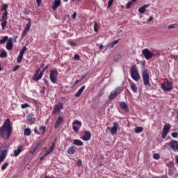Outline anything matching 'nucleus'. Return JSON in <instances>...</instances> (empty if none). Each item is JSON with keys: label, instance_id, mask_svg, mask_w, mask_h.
Returning a JSON list of instances; mask_svg holds the SVG:
<instances>
[{"label": "nucleus", "instance_id": "obj_1", "mask_svg": "<svg viewBox=\"0 0 178 178\" xmlns=\"http://www.w3.org/2000/svg\"><path fill=\"white\" fill-rule=\"evenodd\" d=\"M12 130H13L12 122L8 118L0 127V137L3 138V140H9V138H10V134H12Z\"/></svg>", "mask_w": 178, "mask_h": 178}, {"label": "nucleus", "instance_id": "obj_2", "mask_svg": "<svg viewBox=\"0 0 178 178\" xmlns=\"http://www.w3.org/2000/svg\"><path fill=\"white\" fill-rule=\"evenodd\" d=\"M48 67H49V65H46L40 72V68H38L35 72V74L33 76V80H35V81L41 80V79H42V76H44V72H45V70H47Z\"/></svg>", "mask_w": 178, "mask_h": 178}, {"label": "nucleus", "instance_id": "obj_3", "mask_svg": "<svg viewBox=\"0 0 178 178\" xmlns=\"http://www.w3.org/2000/svg\"><path fill=\"white\" fill-rule=\"evenodd\" d=\"M161 90H163L165 92L172 91V90H173V82L170 81L168 79H165L161 84Z\"/></svg>", "mask_w": 178, "mask_h": 178}, {"label": "nucleus", "instance_id": "obj_4", "mask_svg": "<svg viewBox=\"0 0 178 178\" xmlns=\"http://www.w3.org/2000/svg\"><path fill=\"white\" fill-rule=\"evenodd\" d=\"M59 74V72L56 70H51L50 74H49V79L53 84H56L58 82V76Z\"/></svg>", "mask_w": 178, "mask_h": 178}, {"label": "nucleus", "instance_id": "obj_5", "mask_svg": "<svg viewBox=\"0 0 178 178\" xmlns=\"http://www.w3.org/2000/svg\"><path fill=\"white\" fill-rule=\"evenodd\" d=\"M131 76L135 81H138V80H140V74H138V70L136 65H133L131 67Z\"/></svg>", "mask_w": 178, "mask_h": 178}, {"label": "nucleus", "instance_id": "obj_6", "mask_svg": "<svg viewBox=\"0 0 178 178\" xmlns=\"http://www.w3.org/2000/svg\"><path fill=\"white\" fill-rule=\"evenodd\" d=\"M6 9H8V4H3L1 10L4 13L2 14L0 19L1 23H6V20H8V10Z\"/></svg>", "mask_w": 178, "mask_h": 178}, {"label": "nucleus", "instance_id": "obj_7", "mask_svg": "<svg viewBox=\"0 0 178 178\" xmlns=\"http://www.w3.org/2000/svg\"><path fill=\"white\" fill-rule=\"evenodd\" d=\"M143 83L145 86L151 87V83H149V74H148L147 70H145L142 73Z\"/></svg>", "mask_w": 178, "mask_h": 178}, {"label": "nucleus", "instance_id": "obj_8", "mask_svg": "<svg viewBox=\"0 0 178 178\" xmlns=\"http://www.w3.org/2000/svg\"><path fill=\"white\" fill-rule=\"evenodd\" d=\"M142 54L143 56H145L146 60H149V59L152 58L153 56H156V54L152 53V51H149L148 49H145L142 51Z\"/></svg>", "mask_w": 178, "mask_h": 178}, {"label": "nucleus", "instance_id": "obj_9", "mask_svg": "<svg viewBox=\"0 0 178 178\" xmlns=\"http://www.w3.org/2000/svg\"><path fill=\"white\" fill-rule=\"evenodd\" d=\"M168 145L170 149L174 151L175 152H178V141L175 140H171L168 143Z\"/></svg>", "mask_w": 178, "mask_h": 178}, {"label": "nucleus", "instance_id": "obj_10", "mask_svg": "<svg viewBox=\"0 0 178 178\" xmlns=\"http://www.w3.org/2000/svg\"><path fill=\"white\" fill-rule=\"evenodd\" d=\"M63 109V103L59 102L57 104L54 106V110L52 111V115H57L60 111Z\"/></svg>", "mask_w": 178, "mask_h": 178}, {"label": "nucleus", "instance_id": "obj_11", "mask_svg": "<svg viewBox=\"0 0 178 178\" xmlns=\"http://www.w3.org/2000/svg\"><path fill=\"white\" fill-rule=\"evenodd\" d=\"M23 151H24V144L18 145L17 148L14 150V154H13L14 158H17V156L20 155V154H22Z\"/></svg>", "mask_w": 178, "mask_h": 178}, {"label": "nucleus", "instance_id": "obj_12", "mask_svg": "<svg viewBox=\"0 0 178 178\" xmlns=\"http://www.w3.org/2000/svg\"><path fill=\"white\" fill-rule=\"evenodd\" d=\"M122 92V90L120 88H117L115 90H113L110 95H109V99H113L115 97H118L119 94Z\"/></svg>", "mask_w": 178, "mask_h": 178}, {"label": "nucleus", "instance_id": "obj_13", "mask_svg": "<svg viewBox=\"0 0 178 178\" xmlns=\"http://www.w3.org/2000/svg\"><path fill=\"white\" fill-rule=\"evenodd\" d=\"M170 130V124H165L163 129V132L161 134L162 138H166V136H168V133H169Z\"/></svg>", "mask_w": 178, "mask_h": 178}, {"label": "nucleus", "instance_id": "obj_14", "mask_svg": "<svg viewBox=\"0 0 178 178\" xmlns=\"http://www.w3.org/2000/svg\"><path fill=\"white\" fill-rule=\"evenodd\" d=\"M6 48L7 51H12L13 49V39L10 38L8 40Z\"/></svg>", "mask_w": 178, "mask_h": 178}, {"label": "nucleus", "instance_id": "obj_15", "mask_svg": "<svg viewBox=\"0 0 178 178\" xmlns=\"http://www.w3.org/2000/svg\"><path fill=\"white\" fill-rule=\"evenodd\" d=\"M82 140L83 141H90V140H91V132L85 131L84 135L82 136Z\"/></svg>", "mask_w": 178, "mask_h": 178}, {"label": "nucleus", "instance_id": "obj_16", "mask_svg": "<svg viewBox=\"0 0 178 178\" xmlns=\"http://www.w3.org/2000/svg\"><path fill=\"white\" fill-rule=\"evenodd\" d=\"M119 127V124L116 122H113V126L111 129V133L112 136H115L118 133V128Z\"/></svg>", "mask_w": 178, "mask_h": 178}, {"label": "nucleus", "instance_id": "obj_17", "mask_svg": "<svg viewBox=\"0 0 178 178\" xmlns=\"http://www.w3.org/2000/svg\"><path fill=\"white\" fill-rule=\"evenodd\" d=\"M31 27V23H28L25 28L24 30L22 33V38H24V37H26V35H27V33H29V31H30V28Z\"/></svg>", "mask_w": 178, "mask_h": 178}, {"label": "nucleus", "instance_id": "obj_18", "mask_svg": "<svg viewBox=\"0 0 178 178\" xmlns=\"http://www.w3.org/2000/svg\"><path fill=\"white\" fill-rule=\"evenodd\" d=\"M60 5H62V1L60 0H54V3L51 6V8L53 10H56Z\"/></svg>", "mask_w": 178, "mask_h": 178}, {"label": "nucleus", "instance_id": "obj_19", "mask_svg": "<svg viewBox=\"0 0 178 178\" xmlns=\"http://www.w3.org/2000/svg\"><path fill=\"white\" fill-rule=\"evenodd\" d=\"M63 123V117L59 115L54 124V129H58Z\"/></svg>", "mask_w": 178, "mask_h": 178}, {"label": "nucleus", "instance_id": "obj_20", "mask_svg": "<svg viewBox=\"0 0 178 178\" xmlns=\"http://www.w3.org/2000/svg\"><path fill=\"white\" fill-rule=\"evenodd\" d=\"M120 106L121 108V109H122L123 111H124L125 112H129V106H127V104H126V102H121L120 103Z\"/></svg>", "mask_w": 178, "mask_h": 178}, {"label": "nucleus", "instance_id": "obj_21", "mask_svg": "<svg viewBox=\"0 0 178 178\" xmlns=\"http://www.w3.org/2000/svg\"><path fill=\"white\" fill-rule=\"evenodd\" d=\"M27 122L29 124H33L35 122V118L33 114L28 115Z\"/></svg>", "mask_w": 178, "mask_h": 178}, {"label": "nucleus", "instance_id": "obj_22", "mask_svg": "<svg viewBox=\"0 0 178 178\" xmlns=\"http://www.w3.org/2000/svg\"><path fill=\"white\" fill-rule=\"evenodd\" d=\"M116 44H119V40H114L111 43L108 44L106 49H111L113 48V47H115V45H116Z\"/></svg>", "mask_w": 178, "mask_h": 178}, {"label": "nucleus", "instance_id": "obj_23", "mask_svg": "<svg viewBox=\"0 0 178 178\" xmlns=\"http://www.w3.org/2000/svg\"><path fill=\"white\" fill-rule=\"evenodd\" d=\"M149 4H145L143 6L139 8L138 9L139 13H141V14L145 13V10H147V8H149Z\"/></svg>", "mask_w": 178, "mask_h": 178}, {"label": "nucleus", "instance_id": "obj_24", "mask_svg": "<svg viewBox=\"0 0 178 178\" xmlns=\"http://www.w3.org/2000/svg\"><path fill=\"white\" fill-rule=\"evenodd\" d=\"M54 148H55V146H54V143H52V145L50 146V147L44 153V156H48V155H49V154H51V152H52V151H54Z\"/></svg>", "mask_w": 178, "mask_h": 178}, {"label": "nucleus", "instance_id": "obj_25", "mask_svg": "<svg viewBox=\"0 0 178 178\" xmlns=\"http://www.w3.org/2000/svg\"><path fill=\"white\" fill-rule=\"evenodd\" d=\"M86 90V86H83L79 90L78 92L75 94V97L76 98H79L81 94H83V92Z\"/></svg>", "mask_w": 178, "mask_h": 178}, {"label": "nucleus", "instance_id": "obj_26", "mask_svg": "<svg viewBox=\"0 0 178 178\" xmlns=\"http://www.w3.org/2000/svg\"><path fill=\"white\" fill-rule=\"evenodd\" d=\"M67 154L69 155H73V154H76V149L74 146L70 147L67 149Z\"/></svg>", "mask_w": 178, "mask_h": 178}, {"label": "nucleus", "instance_id": "obj_27", "mask_svg": "<svg viewBox=\"0 0 178 178\" xmlns=\"http://www.w3.org/2000/svg\"><path fill=\"white\" fill-rule=\"evenodd\" d=\"M73 144L74 145H77L78 147H81V145H83V141H81L79 139H74L73 140Z\"/></svg>", "mask_w": 178, "mask_h": 178}, {"label": "nucleus", "instance_id": "obj_28", "mask_svg": "<svg viewBox=\"0 0 178 178\" xmlns=\"http://www.w3.org/2000/svg\"><path fill=\"white\" fill-rule=\"evenodd\" d=\"M131 90H132V91L136 93L138 91V88H137V85H136V83L131 82Z\"/></svg>", "mask_w": 178, "mask_h": 178}, {"label": "nucleus", "instance_id": "obj_29", "mask_svg": "<svg viewBox=\"0 0 178 178\" xmlns=\"http://www.w3.org/2000/svg\"><path fill=\"white\" fill-rule=\"evenodd\" d=\"M47 130V127L45 126H40L39 127V131L40 133V136H42L45 133V131Z\"/></svg>", "mask_w": 178, "mask_h": 178}, {"label": "nucleus", "instance_id": "obj_30", "mask_svg": "<svg viewBox=\"0 0 178 178\" xmlns=\"http://www.w3.org/2000/svg\"><path fill=\"white\" fill-rule=\"evenodd\" d=\"M143 131H144V128H143L142 127H136L135 128V133L136 134L143 133Z\"/></svg>", "mask_w": 178, "mask_h": 178}, {"label": "nucleus", "instance_id": "obj_31", "mask_svg": "<svg viewBox=\"0 0 178 178\" xmlns=\"http://www.w3.org/2000/svg\"><path fill=\"white\" fill-rule=\"evenodd\" d=\"M31 129L29 128H26L24 131V136H31Z\"/></svg>", "mask_w": 178, "mask_h": 178}, {"label": "nucleus", "instance_id": "obj_32", "mask_svg": "<svg viewBox=\"0 0 178 178\" xmlns=\"http://www.w3.org/2000/svg\"><path fill=\"white\" fill-rule=\"evenodd\" d=\"M134 2H137V0H131V1L128 2L127 4V8L130 9Z\"/></svg>", "mask_w": 178, "mask_h": 178}, {"label": "nucleus", "instance_id": "obj_33", "mask_svg": "<svg viewBox=\"0 0 178 178\" xmlns=\"http://www.w3.org/2000/svg\"><path fill=\"white\" fill-rule=\"evenodd\" d=\"M0 58H8V53H6V51L3 50V51L1 52Z\"/></svg>", "mask_w": 178, "mask_h": 178}, {"label": "nucleus", "instance_id": "obj_34", "mask_svg": "<svg viewBox=\"0 0 178 178\" xmlns=\"http://www.w3.org/2000/svg\"><path fill=\"white\" fill-rule=\"evenodd\" d=\"M6 158V154L5 152H3L0 155V162H3V159Z\"/></svg>", "mask_w": 178, "mask_h": 178}, {"label": "nucleus", "instance_id": "obj_35", "mask_svg": "<svg viewBox=\"0 0 178 178\" xmlns=\"http://www.w3.org/2000/svg\"><path fill=\"white\" fill-rule=\"evenodd\" d=\"M99 30V25L98 24V23H95L94 24V31H95V33H98Z\"/></svg>", "mask_w": 178, "mask_h": 178}, {"label": "nucleus", "instance_id": "obj_36", "mask_svg": "<svg viewBox=\"0 0 178 178\" xmlns=\"http://www.w3.org/2000/svg\"><path fill=\"white\" fill-rule=\"evenodd\" d=\"M22 60H23V55L19 54L17 58V63H21Z\"/></svg>", "mask_w": 178, "mask_h": 178}, {"label": "nucleus", "instance_id": "obj_37", "mask_svg": "<svg viewBox=\"0 0 178 178\" xmlns=\"http://www.w3.org/2000/svg\"><path fill=\"white\" fill-rule=\"evenodd\" d=\"M8 36H3L1 40H0V44H5L8 41Z\"/></svg>", "mask_w": 178, "mask_h": 178}, {"label": "nucleus", "instance_id": "obj_38", "mask_svg": "<svg viewBox=\"0 0 178 178\" xmlns=\"http://www.w3.org/2000/svg\"><path fill=\"white\" fill-rule=\"evenodd\" d=\"M27 51V47L24 46L19 52V55H24V52Z\"/></svg>", "mask_w": 178, "mask_h": 178}, {"label": "nucleus", "instance_id": "obj_39", "mask_svg": "<svg viewBox=\"0 0 178 178\" xmlns=\"http://www.w3.org/2000/svg\"><path fill=\"white\" fill-rule=\"evenodd\" d=\"M177 26H178V24H171V25H169V26H168V29H176V28H177Z\"/></svg>", "mask_w": 178, "mask_h": 178}, {"label": "nucleus", "instance_id": "obj_40", "mask_svg": "<svg viewBox=\"0 0 178 178\" xmlns=\"http://www.w3.org/2000/svg\"><path fill=\"white\" fill-rule=\"evenodd\" d=\"M67 43L71 45V47H76L77 43L76 42H73L72 40H68Z\"/></svg>", "mask_w": 178, "mask_h": 178}, {"label": "nucleus", "instance_id": "obj_41", "mask_svg": "<svg viewBox=\"0 0 178 178\" xmlns=\"http://www.w3.org/2000/svg\"><path fill=\"white\" fill-rule=\"evenodd\" d=\"M8 166H9V163H5L1 165V170H5V169H6V168H8Z\"/></svg>", "mask_w": 178, "mask_h": 178}, {"label": "nucleus", "instance_id": "obj_42", "mask_svg": "<svg viewBox=\"0 0 178 178\" xmlns=\"http://www.w3.org/2000/svg\"><path fill=\"white\" fill-rule=\"evenodd\" d=\"M21 108H22V109H26V108H30V104H27V103L21 104Z\"/></svg>", "mask_w": 178, "mask_h": 178}, {"label": "nucleus", "instance_id": "obj_43", "mask_svg": "<svg viewBox=\"0 0 178 178\" xmlns=\"http://www.w3.org/2000/svg\"><path fill=\"white\" fill-rule=\"evenodd\" d=\"M153 158H154V159H156V161H158V159H159V158H161V155H159V154H158V153L154 154L153 155Z\"/></svg>", "mask_w": 178, "mask_h": 178}, {"label": "nucleus", "instance_id": "obj_44", "mask_svg": "<svg viewBox=\"0 0 178 178\" xmlns=\"http://www.w3.org/2000/svg\"><path fill=\"white\" fill-rule=\"evenodd\" d=\"M73 124H77V126H81V122L77 120H75L74 122H73Z\"/></svg>", "mask_w": 178, "mask_h": 178}, {"label": "nucleus", "instance_id": "obj_45", "mask_svg": "<svg viewBox=\"0 0 178 178\" xmlns=\"http://www.w3.org/2000/svg\"><path fill=\"white\" fill-rule=\"evenodd\" d=\"M115 0H109L108 2V9H109V8H111V6H112V5L113 4V1Z\"/></svg>", "mask_w": 178, "mask_h": 178}, {"label": "nucleus", "instance_id": "obj_46", "mask_svg": "<svg viewBox=\"0 0 178 178\" xmlns=\"http://www.w3.org/2000/svg\"><path fill=\"white\" fill-rule=\"evenodd\" d=\"M38 149V147H33L31 151H30V154H34L35 152V151H37Z\"/></svg>", "mask_w": 178, "mask_h": 178}, {"label": "nucleus", "instance_id": "obj_47", "mask_svg": "<svg viewBox=\"0 0 178 178\" xmlns=\"http://www.w3.org/2000/svg\"><path fill=\"white\" fill-rule=\"evenodd\" d=\"M172 137H173V138H177L178 137V133L177 132H172L171 134Z\"/></svg>", "mask_w": 178, "mask_h": 178}, {"label": "nucleus", "instance_id": "obj_48", "mask_svg": "<svg viewBox=\"0 0 178 178\" xmlns=\"http://www.w3.org/2000/svg\"><path fill=\"white\" fill-rule=\"evenodd\" d=\"M72 129H73V130H74V131L75 132V133H77V131H79V130H80V128L79 127H76V126H73L72 127Z\"/></svg>", "mask_w": 178, "mask_h": 178}, {"label": "nucleus", "instance_id": "obj_49", "mask_svg": "<svg viewBox=\"0 0 178 178\" xmlns=\"http://www.w3.org/2000/svg\"><path fill=\"white\" fill-rule=\"evenodd\" d=\"M117 35L118 37H122V35H123V31L120 30V31H118L117 33Z\"/></svg>", "mask_w": 178, "mask_h": 178}, {"label": "nucleus", "instance_id": "obj_50", "mask_svg": "<svg viewBox=\"0 0 178 178\" xmlns=\"http://www.w3.org/2000/svg\"><path fill=\"white\" fill-rule=\"evenodd\" d=\"M74 59H75V60H79L80 59V56L79 54H75L74 56Z\"/></svg>", "mask_w": 178, "mask_h": 178}, {"label": "nucleus", "instance_id": "obj_51", "mask_svg": "<svg viewBox=\"0 0 178 178\" xmlns=\"http://www.w3.org/2000/svg\"><path fill=\"white\" fill-rule=\"evenodd\" d=\"M20 67V65H17L13 67V72H16V70H17Z\"/></svg>", "mask_w": 178, "mask_h": 178}, {"label": "nucleus", "instance_id": "obj_52", "mask_svg": "<svg viewBox=\"0 0 178 178\" xmlns=\"http://www.w3.org/2000/svg\"><path fill=\"white\" fill-rule=\"evenodd\" d=\"M77 165L78 166H81V165H83V161H81V159H79L77 161Z\"/></svg>", "mask_w": 178, "mask_h": 178}, {"label": "nucleus", "instance_id": "obj_53", "mask_svg": "<svg viewBox=\"0 0 178 178\" xmlns=\"http://www.w3.org/2000/svg\"><path fill=\"white\" fill-rule=\"evenodd\" d=\"M34 133H35V134H38V136H41V134H40V131H38V130L37 129V128H35V129H34Z\"/></svg>", "mask_w": 178, "mask_h": 178}, {"label": "nucleus", "instance_id": "obj_54", "mask_svg": "<svg viewBox=\"0 0 178 178\" xmlns=\"http://www.w3.org/2000/svg\"><path fill=\"white\" fill-rule=\"evenodd\" d=\"M76 16H77V13L74 12L72 17L74 20H76Z\"/></svg>", "mask_w": 178, "mask_h": 178}, {"label": "nucleus", "instance_id": "obj_55", "mask_svg": "<svg viewBox=\"0 0 178 178\" xmlns=\"http://www.w3.org/2000/svg\"><path fill=\"white\" fill-rule=\"evenodd\" d=\"M88 74H86L85 75H83V76H81L80 81H81L84 80V79H86V77H87V75H88Z\"/></svg>", "mask_w": 178, "mask_h": 178}, {"label": "nucleus", "instance_id": "obj_56", "mask_svg": "<svg viewBox=\"0 0 178 178\" xmlns=\"http://www.w3.org/2000/svg\"><path fill=\"white\" fill-rule=\"evenodd\" d=\"M38 6H40L42 0H36Z\"/></svg>", "mask_w": 178, "mask_h": 178}, {"label": "nucleus", "instance_id": "obj_57", "mask_svg": "<svg viewBox=\"0 0 178 178\" xmlns=\"http://www.w3.org/2000/svg\"><path fill=\"white\" fill-rule=\"evenodd\" d=\"M6 26V23H1V27L3 30H5V26Z\"/></svg>", "mask_w": 178, "mask_h": 178}, {"label": "nucleus", "instance_id": "obj_58", "mask_svg": "<svg viewBox=\"0 0 178 178\" xmlns=\"http://www.w3.org/2000/svg\"><path fill=\"white\" fill-rule=\"evenodd\" d=\"M44 84L46 85V86H49V83H48V80H47V79H44Z\"/></svg>", "mask_w": 178, "mask_h": 178}, {"label": "nucleus", "instance_id": "obj_59", "mask_svg": "<svg viewBox=\"0 0 178 178\" xmlns=\"http://www.w3.org/2000/svg\"><path fill=\"white\" fill-rule=\"evenodd\" d=\"M153 19H154V17L150 16V17H149V19H147V22H152Z\"/></svg>", "mask_w": 178, "mask_h": 178}, {"label": "nucleus", "instance_id": "obj_60", "mask_svg": "<svg viewBox=\"0 0 178 178\" xmlns=\"http://www.w3.org/2000/svg\"><path fill=\"white\" fill-rule=\"evenodd\" d=\"M80 81H81V79L75 81L74 86H77V84H79V83H80Z\"/></svg>", "mask_w": 178, "mask_h": 178}, {"label": "nucleus", "instance_id": "obj_61", "mask_svg": "<svg viewBox=\"0 0 178 178\" xmlns=\"http://www.w3.org/2000/svg\"><path fill=\"white\" fill-rule=\"evenodd\" d=\"M16 40H17V35L14 36V39L13 40V42H17Z\"/></svg>", "mask_w": 178, "mask_h": 178}, {"label": "nucleus", "instance_id": "obj_62", "mask_svg": "<svg viewBox=\"0 0 178 178\" xmlns=\"http://www.w3.org/2000/svg\"><path fill=\"white\" fill-rule=\"evenodd\" d=\"M44 158H45V156L43 155V156L40 157V161H44Z\"/></svg>", "mask_w": 178, "mask_h": 178}, {"label": "nucleus", "instance_id": "obj_63", "mask_svg": "<svg viewBox=\"0 0 178 178\" xmlns=\"http://www.w3.org/2000/svg\"><path fill=\"white\" fill-rule=\"evenodd\" d=\"M102 48H104V45L101 44V45L99 46V49H102Z\"/></svg>", "mask_w": 178, "mask_h": 178}, {"label": "nucleus", "instance_id": "obj_64", "mask_svg": "<svg viewBox=\"0 0 178 178\" xmlns=\"http://www.w3.org/2000/svg\"><path fill=\"white\" fill-rule=\"evenodd\" d=\"M42 94H44L45 92V90H42Z\"/></svg>", "mask_w": 178, "mask_h": 178}]
</instances>
